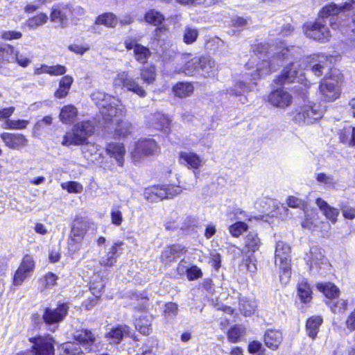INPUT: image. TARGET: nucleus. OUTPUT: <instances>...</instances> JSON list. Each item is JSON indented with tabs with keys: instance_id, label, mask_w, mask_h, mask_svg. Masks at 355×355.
Returning a JSON list of instances; mask_svg holds the SVG:
<instances>
[{
	"instance_id": "25",
	"label": "nucleus",
	"mask_w": 355,
	"mask_h": 355,
	"mask_svg": "<svg viewBox=\"0 0 355 355\" xmlns=\"http://www.w3.org/2000/svg\"><path fill=\"white\" fill-rule=\"evenodd\" d=\"M315 204L327 219L333 224L336 223L337 217L339 215L338 209L330 206L325 200L320 198L316 199Z\"/></svg>"
},
{
	"instance_id": "61",
	"label": "nucleus",
	"mask_w": 355,
	"mask_h": 355,
	"mask_svg": "<svg viewBox=\"0 0 355 355\" xmlns=\"http://www.w3.org/2000/svg\"><path fill=\"white\" fill-rule=\"evenodd\" d=\"M104 286L103 281L101 279L98 282H92L89 288L94 297H99Z\"/></svg>"
},
{
	"instance_id": "52",
	"label": "nucleus",
	"mask_w": 355,
	"mask_h": 355,
	"mask_svg": "<svg viewBox=\"0 0 355 355\" xmlns=\"http://www.w3.org/2000/svg\"><path fill=\"white\" fill-rule=\"evenodd\" d=\"M339 138L342 143L352 146V126L348 125L340 130Z\"/></svg>"
},
{
	"instance_id": "22",
	"label": "nucleus",
	"mask_w": 355,
	"mask_h": 355,
	"mask_svg": "<svg viewBox=\"0 0 355 355\" xmlns=\"http://www.w3.org/2000/svg\"><path fill=\"white\" fill-rule=\"evenodd\" d=\"M179 158L181 164L194 171L200 168L203 164L202 159L193 152H180Z\"/></svg>"
},
{
	"instance_id": "27",
	"label": "nucleus",
	"mask_w": 355,
	"mask_h": 355,
	"mask_svg": "<svg viewBox=\"0 0 355 355\" xmlns=\"http://www.w3.org/2000/svg\"><path fill=\"white\" fill-rule=\"evenodd\" d=\"M78 116V110L73 105H64L60 110L59 118L60 121L64 124L74 123Z\"/></svg>"
},
{
	"instance_id": "6",
	"label": "nucleus",
	"mask_w": 355,
	"mask_h": 355,
	"mask_svg": "<svg viewBox=\"0 0 355 355\" xmlns=\"http://www.w3.org/2000/svg\"><path fill=\"white\" fill-rule=\"evenodd\" d=\"M324 252L321 248L315 245L311 247L309 252L305 254L304 259L311 273L314 275H324L330 270L331 265Z\"/></svg>"
},
{
	"instance_id": "56",
	"label": "nucleus",
	"mask_w": 355,
	"mask_h": 355,
	"mask_svg": "<svg viewBox=\"0 0 355 355\" xmlns=\"http://www.w3.org/2000/svg\"><path fill=\"white\" fill-rule=\"evenodd\" d=\"M28 123L26 120H8L5 123V128L21 130L26 128Z\"/></svg>"
},
{
	"instance_id": "48",
	"label": "nucleus",
	"mask_w": 355,
	"mask_h": 355,
	"mask_svg": "<svg viewBox=\"0 0 355 355\" xmlns=\"http://www.w3.org/2000/svg\"><path fill=\"white\" fill-rule=\"evenodd\" d=\"M327 304H328L329 306L330 307L331 310L334 313H342L343 311H344L346 309L347 306V301L345 300H343V299H338L336 300H335V299L330 300L327 302Z\"/></svg>"
},
{
	"instance_id": "38",
	"label": "nucleus",
	"mask_w": 355,
	"mask_h": 355,
	"mask_svg": "<svg viewBox=\"0 0 355 355\" xmlns=\"http://www.w3.org/2000/svg\"><path fill=\"white\" fill-rule=\"evenodd\" d=\"M133 55L137 62L141 64H145L150 57L151 52L148 47L144 46L140 44V45L138 46L136 49H135Z\"/></svg>"
},
{
	"instance_id": "8",
	"label": "nucleus",
	"mask_w": 355,
	"mask_h": 355,
	"mask_svg": "<svg viewBox=\"0 0 355 355\" xmlns=\"http://www.w3.org/2000/svg\"><path fill=\"white\" fill-rule=\"evenodd\" d=\"M182 191L179 186L173 184L157 185L145 189L144 196L149 202H154L164 199L173 198Z\"/></svg>"
},
{
	"instance_id": "50",
	"label": "nucleus",
	"mask_w": 355,
	"mask_h": 355,
	"mask_svg": "<svg viewBox=\"0 0 355 355\" xmlns=\"http://www.w3.org/2000/svg\"><path fill=\"white\" fill-rule=\"evenodd\" d=\"M18 268L32 275L35 269V261L33 257L28 254L25 255Z\"/></svg>"
},
{
	"instance_id": "21",
	"label": "nucleus",
	"mask_w": 355,
	"mask_h": 355,
	"mask_svg": "<svg viewBox=\"0 0 355 355\" xmlns=\"http://www.w3.org/2000/svg\"><path fill=\"white\" fill-rule=\"evenodd\" d=\"M187 252L184 246L180 244H175L166 247L161 254V260L162 262L169 263L175 261L178 258Z\"/></svg>"
},
{
	"instance_id": "44",
	"label": "nucleus",
	"mask_w": 355,
	"mask_h": 355,
	"mask_svg": "<svg viewBox=\"0 0 355 355\" xmlns=\"http://www.w3.org/2000/svg\"><path fill=\"white\" fill-rule=\"evenodd\" d=\"M311 293L310 286L306 282H302L298 284L297 295L303 303L310 302Z\"/></svg>"
},
{
	"instance_id": "59",
	"label": "nucleus",
	"mask_w": 355,
	"mask_h": 355,
	"mask_svg": "<svg viewBox=\"0 0 355 355\" xmlns=\"http://www.w3.org/2000/svg\"><path fill=\"white\" fill-rule=\"evenodd\" d=\"M22 37V33L15 31H2L0 32V37L3 40H19Z\"/></svg>"
},
{
	"instance_id": "28",
	"label": "nucleus",
	"mask_w": 355,
	"mask_h": 355,
	"mask_svg": "<svg viewBox=\"0 0 355 355\" xmlns=\"http://www.w3.org/2000/svg\"><path fill=\"white\" fill-rule=\"evenodd\" d=\"M282 341V334L279 331L269 329L264 334L265 345L272 349H276Z\"/></svg>"
},
{
	"instance_id": "33",
	"label": "nucleus",
	"mask_w": 355,
	"mask_h": 355,
	"mask_svg": "<svg viewBox=\"0 0 355 355\" xmlns=\"http://www.w3.org/2000/svg\"><path fill=\"white\" fill-rule=\"evenodd\" d=\"M152 124L154 128L167 132L169 130L170 120L165 114L156 113L153 117Z\"/></svg>"
},
{
	"instance_id": "20",
	"label": "nucleus",
	"mask_w": 355,
	"mask_h": 355,
	"mask_svg": "<svg viewBox=\"0 0 355 355\" xmlns=\"http://www.w3.org/2000/svg\"><path fill=\"white\" fill-rule=\"evenodd\" d=\"M71 12L68 6L54 5L51 8L50 19L52 22L57 23L61 27L67 26L68 24L67 12Z\"/></svg>"
},
{
	"instance_id": "29",
	"label": "nucleus",
	"mask_w": 355,
	"mask_h": 355,
	"mask_svg": "<svg viewBox=\"0 0 355 355\" xmlns=\"http://www.w3.org/2000/svg\"><path fill=\"white\" fill-rule=\"evenodd\" d=\"M122 245V242H117L114 243L107 254L101 257L100 263L105 266H113L116 263V259L118 257L119 248Z\"/></svg>"
},
{
	"instance_id": "15",
	"label": "nucleus",
	"mask_w": 355,
	"mask_h": 355,
	"mask_svg": "<svg viewBox=\"0 0 355 355\" xmlns=\"http://www.w3.org/2000/svg\"><path fill=\"white\" fill-rule=\"evenodd\" d=\"M159 152L157 142L151 138L139 140L135 144V150L131 153L134 159H137L141 155H155Z\"/></svg>"
},
{
	"instance_id": "53",
	"label": "nucleus",
	"mask_w": 355,
	"mask_h": 355,
	"mask_svg": "<svg viewBox=\"0 0 355 355\" xmlns=\"http://www.w3.org/2000/svg\"><path fill=\"white\" fill-rule=\"evenodd\" d=\"M63 189L67 190L69 193H80L83 190V185L75 181L63 182L61 184Z\"/></svg>"
},
{
	"instance_id": "35",
	"label": "nucleus",
	"mask_w": 355,
	"mask_h": 355,
	"mask_svg": "<svg viewBox=\"0 0 355 355\" xmlns=\"http://www.w3.org/2000/svg\"><path fill=\"white\" fill-rule=\"evenodd\" d=\"M199 58H194L187 62L184 67L175 70L178 73H184L187 76H194L199 74Z\"/></svg>"
},
{
	"instance_id": "47",
	"label": "nucleus",
	"mask_w": 355,
	"mask_h": 355,
	"mask_svg": "<svg viewBox=\"0 0 355 355\" xmlns=\"http://www.w3.org/2000/svg\"><path fill=\"white\" fill-rule=\"evenodd\" d=\"M256 307V302L253 300L243 299L239 303L240 311L245 316L250 315L254 311Z\"/></svg>"
},
{
	"instance_id": "49",
	"label": "nucleus",
	"mask_w": 355,
	"mask_h": 355,
	"mask_svg": "<svg viewBox=\"0 0 355 355\" xmlns=\"http://www.w3.org/2000/svg\"><path fill=\"white\" fill-rule=\"evenodd\" d=\"M91 98L100 109L102 107L101 103H107L113 97L101 91H95L91 94Z\"/></svg>"
},
{
	"instance_id": "4",
	"label": "nucleus",
	"mask_w": 355,
	"mask_h": 355,
	"mask_svg": "<svg viewBox=\"0 0 355 355\" xmlns=\"http://www.w3.org/2000/svg\"><path fill=\"white\" fill-rule=\"evenodd\" d=\"M295 89L304 102L295 116V120L300 123L310 124L320 119L322 116V110L319 105L309 101L306 87L300 84L295 86Z\"/></svg>"
},
{
	"instance_id": "19",
	"label": "nucleus",
	"mask_w": 355,
	"mask_h": 355,
	"mask_svg": "<svg viewBox=\"0 0 355 355\" xmlns=\"http://www.w3.org/2000/svg\"><path fill=\"white\" fill-rule=\"evenodd\" d=\"M1 138L6 146L15 150L25 147L28 143L25 136L19 133L3 132L1 135Z\"/></svg>"
},
{
	"instance_id": "57",
	"label": "nucleus",
	"mask_w": 355,
	"mask_h": 355,
	"mask_svg": "<svg viewBox=\"0 0 355 355\" xmlns=\"http://www.w3.org/2000/svg\"><path fill=\"white\" fill-rule=\"evenodd\" d=\"M111 222L116 226L121 225L123 218L122 212L119 210V207H113L110 211Z\"/></svg>"
},
{
	"instance_id": "43",
	"label": "nucleus",
	"mask_w": 355,
	"mask_h": 355,
	"mask_svg": "<svg viewBox=\"0 0 355 355\" xmlns=\"http://www.w3.org/2000/svg\"><path fill=\"white\" fill-rule=\"evenodd\" d=\"M244 335L245 328L239 324H236L231 327L227 332V338L231 343L239 342Z\"/></svg>"
},
{
	"instance_id": "37",
	"label": "nucleus",
	"mask_w": 355,
	"mask_h": 355,
	"mask_svg": "<svg viewBox=\"0 0 355 355\" xmlns=\"http://www.w3.org/2000/svg\"><path fill=\"white\" fill-rule=\"evenodd\" d=\"M255 83H245L243 81L237 82L233 88L227 89V93L232 96H240L244 93L252 90Z\"/></svg>"
},
{
	"instance_id": "63",
	"label": "nucleus",
	"mask_w": 355,
	"mask_h": 355,
	"mask_svg": "<svg viewBox=\"0 0 355 355\" xmlns=\"http://www.w3.org/2000/svg\"><path fill=\"white\" fill-rule=\"evenodd\" d=\"M178 306L174 302H168L165 305L164 313L169 318H174L178 315Z\"/></svg>"
},
{
	"instance_id": "54",
	"label": "nucleus",
	"mask_w": 355,
	"mask_h": 355,
	"mask_svg": "<svg viewBox=\"0 0 355 355\" xmlns=\"http://www.w3.org/2000/svg\"><path fill=\"white\" fill-rule=\"evenodd\" d=\"M31 276V274L21 270L20 268H18L17 270L15 271L12 278L13 285L16 286L21 285L23 282L26 280V279L28 278Z\"/></svg>"
},
{
	"instance_id": "3",
	"label": "nucleus",
	"mask_w": 355,
	"mask_h": 355,
	"mask_svg": "<svg viewBox=\"0 0 355 355\" xmlns=\"http://www.w3.org/2000/svg\"><path fill=\"white\" fill-rule=\"evenodd\" d=\"M73 338L76 343L69 342L61 345V355H85L86 353L98 349L96 336L89 329H80L74 331Z\"/></svg>"
},
{
	"instance_id": "58",
	"label": "nucleus",
	"mask_w": 355,
	"mask_h": 355,
	"mask_svg": "<svg viewBox=\"0 0 355 355\" xmlns=\"http://www.w3.org/2000/svg\"><path fill=\"white\" fill-rule=\"evenodd\" d=\"M198 36V32L197 29L192 28H186L184 33V42L186 44L193 43Z\"/></svg>"
},
{
	"instance_id": "9",
	"label": "nucleus",
	"mask_w": 355,
	"mask_h": 355,
	"mask_svg": "<svg viewBox=\"0 0 355 355\" xmlns=\"http://www.w3.org/2000/svg\"><path fill=\"white\" fill-rule=\"evenodd\" d=\"M304 74L300 61H295L285 66L274 82L280 85L295 82L301 83L305 79Z\"/></svg>"
},
{
	"instance_id": "32",
	"label": "nucleus",
	"mask_w": 355,
	"mask_h": 355,
	"mask_svg": "<svg viewBox=\"0 0 355 355\" xmlns=\"http://www.w3.org/2000/svg\"><path fill=\"white\" fill-rule=\"evenodd\" d=\"M174 95L179 98L189 96L193 92V87L189 83H178L172 89Z\"/></svg>"
},
{
	"instance_id": "2",
	"label": "nucleus",
	"mask_w": 355,
	"mask_h": 355,
	"mask_svg": "<svg viewBox=\"0 0 355 355\" xmlns=\"http://www.w3.org/2000/svg\"><path fill=\"white\" fill-rule=\"evenodd\" d=\"M340 12V8L335 3L324 6L320 12V17L314 21H308L303 26V31L307 37L320 42H327L330 37V31L327 26V19L333 29L338 28L340 24L336 20L337 15Z\"/></svg>"
},
{
	"instance_id": "39",
	"label": "nucleus",
	"mask_w": 355,
	"mask_h": 355,
	"mask_svg": "<svg viewBox=\"0 0 355 355\" xmlns=\"http://www.w3.org/2000/svg\"><path fill=\"white\" fill-rule=\"evenodd\" d=\"M140 76L144 83L150 85L156 79V70L154 66L142 67L140 69Z\"/></svg>"
},
{
	"instance_id": "26",
	"label": "nucleus",
	"mask_w": 355,
	"mask_h": 355,
	"mask_svg": "<svg viewBox=\"0 0 355 355\" xmlns=\"http://www.w3.org/2000/svg\"><path fill=\"white\" fill-rule=\"evenodd\" d=\"M199 75L203 77H209L214 74L216 69V63L209 56L199 57Z\"/></svg>"
},
{
	"instance_id": "42",
	"label": "nucleus",
	"mask_w": 355,
	"mask_h": 355,
	"mask_svg": "<svg viewBox=\"0 0 355 355\" xmlns=\"http://www.w3.org/2000/svg\"><path fill=\"white\" fill-rule=\"evenodd\" d=\"M119 119H115L114 123L116 127L114 129L115 134L118 137H125L131 132L132 124L128 121H120Z\"/></svg>"
},
{
	"instance_id": "13",
	"label": "nucleus",
	"mask_w": 355,
	"mask_h": 355,
	"mask_svg": "<svg viewBox=\"0 0 355 355\" xmlns=\"http://www.w3.org/2000/svg\"><path fill=\"white\" fill-rule=\"evenodd\" d=\"M67 303H60L56 308L47 307L44 310L42 319L46 324H58L63 321L69 311Z\"/></svg>"
},
{
	"instance_id": "46",
	"label": "nucleus",
	"mask_w": 355,
	"mask_h": 355,
	"mask_svg": "<svg viewBox=\"0 0 355 355\" xmlns=\"http://www.w3.org/2000/svg\"><path fill=\"white\" fill-rule=\"evenodd\" d=\"M145 19L148 24L157 26L162 23L164 17L159 12L155 10H150L145 15Z\"/></svg>"
},
{
	"instance_id": "36",
	"label": "nucleus",
	"mask_w": 355,
	"mask_h": 355,
	"mask_svg": "<svg viewBox=\"0 0 355 355\" xmlns=\"http://www.w3.org/2000/svg\"><path fill=\"white\" fill-rule=\"evenodd\" d=\"M317 288L330 300H334L338 297L340 293L339 289L334 284L330 282L325 284L319 283L317 284Z\"/></svg>"
},
{
	"instance_id": "10",
	"label": "nucleus",
	"mask_w": 355,
	"mask_h": 355,
	"mask_svg": "<svg viewBox=\"0 0 355 355\" xmlns=\"http://www.w3.org/2000/svg\"><path fill=\"white\" fill-rule=\"evenodd\" d=\"M291 247L283 241H278L275 248V265L283 271V275L288 279L291 273Z\"/></svg>"
},
{
	"instance_id": "23",
	"label": "nucleus",
	"mask_w": 355,
	"mask_h": 355,
	"mask_svg": "<svg viewBox=\"0 0 355 355\" xmlns=\"http://www.w3.org/2000/svg\"><path fill=\"white\" fill-rule=\"evenodd\" d=\"M13 46L8 44L0 45V73H3V64L15 62V53Z\"/></svg>"
},
{
	"instance_id": "12",
	"label": "nucleus",
	"mask_w": 355,
	"mask_h": 355,
	"mask_svg": "<svg viewBox=\"0 0 355 355\" xmlns=\"http://www.w3.org/2000/svg\"><path fill=\"white\" fill-rule=\"evenodd\" d=\"M114 85L115 87H125L128 91L132 92L140 97L146 96V90L142 86L139 85L137 79L129 77L126 71L118 73L114 79Z\"/></svg>"
},
{
	"instance_id": "5",
	"label": "nucleus",
	"mask_w": 355,
	"mask_h": 355,
	"mask_svg": "<svg viewBox=\"0 0 355 355\" xmlns=\"http://www.w3.org/2000/svg\"><path fill=\"white\" fill-rule=\"evenodd\" d=\"M94 129V127L90 121L78 123L73 126L71 132H68L64 135L62 145L70 146L86 144L88 137L93 134Z\"/></svg>"
},
{
	"instance_id": "14",
	"label": "nucleus",
	"mask_w": 355,
	"mask_h": 355,
	"mask_svg": "<svg viewBox=\"0 0 355 355\" xmlns=\"http://www.w3.org/2000/svg\"><path fill=\"white\" fill-rule=\"evenodd\" d=\"M29 341L33 344V355H54L53 340L50 337H31Z\"/></svg>"
},
{
	"instance_id": "16",
	"label": "nucleus",
	"mask_w": 355,
	"mask_h": 355,
	"mask_svg": "<svg viewBox=\"0 0 355 355\" xmlns=\"http://www.w3.org/2000/svg\"><path fill=\"white\" fill-rule=\"evenodd\" d=\"M101 104L100 111L105 121L114 123L117 117L123 115V107H119L120 101L118 99L113 97L107 103Z\"/></svg>"
},
{
	"instance_id": "41",
	"label": "nucleus",
	"mask_w": 355,
	"mask_h": 355,
	"mask_svg": "<svg viewBox=\"0 0 355 355\" xmlns=\"http://www.w3.org/2000/svg\"><path fill=\"white\" fill-rule=\"evenodd\" d=\"M245 243L249 251L255 252L259 248L261 241L256 232H250L245 237Z\"/></svg>"
},
{
	"instance_id": "1",
	"label": "nucleus",
	"mask_w": 355,
	"mask_h": 355,
	"mask_svg": "<svg viewBox=\"0 0 355 355\" xmlns=\"http://www.w3.org/2000/svg\"><path fill=\"white\" fill-rule=\"evenodd\" d=\"M293 47H292V50ZM253 53L256 58H252L250 63L254 62L257 58L260 61L256 65V71L251 73L252 80H256L275 71L282 64L284 60H288L291 56V49L284 47L282 49L274 53L272 58H269L268 44L260 43L252 47Z\"/></svg>"
},
{
	"instance_id": "17",
	"label": "nucleus",
	"mask_w": 355,
	"mask_h": 355,
	"mask_svg": "<svg viewBox=\"0 0 355 355\" xmlns=\"http://www.w3.org/2000/svg\"><path fill=\"white\" fill-rule=\"evenodd\" d=\"M268 101L275 107L285 108L291 105L293 97L287 91L278 89L272 91L268 95Z\"/></svg>"
},
{
	"instance_id": "11",
	"label": "nucleus",
	"mask_w": 355,
	"mask_h": 355,
	"mask_svg": "<svg viewBox=\"0 0 355 355\" xmlns=\"http://www.w3.org/2000/svg\"><path fill=\"white\" fill-rule=\"evenodd\" d=\"M86 234V224L80 220H75L71 225L67 241L69 252L73 254L80 250L82 242Z\"/></svg>"
},
{
	"instance_id": "60",
	"label": "nucleus",
	"mask_w": 355,
	"mask_h": 355,
	"mask_svg": "<svg viewBox=\"0 0 355 355\" xmlns=\"http://www.w3.org/2000/svg\"><path fill=\"white\" fill-rule=\"evenodd\" d=\"M316 180L319 182L323 183L327 186H334L336 183V181L333 175H327L324 173H318L316 175Z\"/></svg>"
},
{
	"instance_id": "64",
	"label": "nucleus",
	"mask_w": 355,
	"mask_h": 355,
	"mask_svg": "<svg viewBox=\"0 0 355 355\" xmlns=\"http://www.w3.org/2000/svg\"><path fill=\"white\" fill-rule=\"evenodd\" d=\"M15 62H17L20 67H26L31 64V60L25 55L20 54L19 51H16Z\"/></svg>"
},
{
	"instance_id": "30",
	"label": "nucleus",
	"mask_w": 355,
	"mask_h": 355,
	"mask_svg": "<svg viewBox=\"0 0 355 355\" xmlns=\"http://www.w3.org/2000/svg\"><path fill=\"white\" fill-rule=\"evenodd\" d=\"M322 323V318L321 316H312L309 318L306 324V331L307 335L315 338L318 334L319 327Z\"/></svg>"
},
{
	"instance_id": "55",
	"label": "nucleus",
	"mask_w": 355,
	"mask_h": 355,
	"mask_svg": "<svg viewBox=\"0 0 355 355\" xmlns=\"http://www.w3.org/2000/svg\"><path fill=\"white\" fill-rule=\"evenodd\" d=\"M248 229V225L244 222H237L234 224L232 225L230 227V234L234 236H239L243 232L246 231Z\"/></svg>"
},
{
	"instance_id": "45",
	"label": "nucleus",
	"mask_w": 355,
	"mask_h": 355,
	"mask_svg": "<svg viewBox=\"0 0 355 355\" xmlns=\"http://www.w3.org/2000/svg\"><path fill=\"white\" fill-rule=\"evenodd\" d=\"M48 16L44 13H40L27 20L26 25L30 29H35L37 27L46 24L48 21Z\"/></svg>"
},
{
	"instance_id": "18",
	"label": "nucleus",
	"mask_w": 355,
	"mask_h": 355,
	"mask_svg": "<svg viewBox=\"0 0 355 355\" xmlns=\"http://www.w3.org/2000/svg\"><path fill=\"white\" fill-rule=\"evenodd\" d=\"M105 337L110 344H119L125 337H132L131 329L128 325L119 324L112 327Z\"/></svg>"
},
{
	"instance_id": "62",
	"label": "nucleus",
	"mask_w": 355,
	"mask_h": 355,
	"mask_svg": "<svg viewBox=\"0 0 355 355\" xmlns=\"http://www.w3.org/2000/svg\"><path fill=\"white\" fill-rule=\"evenodd\" d=\"M202 275L201 270L196 266H191L187 269V278L192 281L200 278Z\"/></svg>"
},
{
	"instance_id": "40",
	"label": "nucleus",
	"mask_w": 355,
	"mask_h": 355,
	"mask_svg": "<svg viewBox=\"0 0 355 355\" xmlns=\"http://www.w3.org/2000/svg\"><path fill=\"white\" fill-rule=\"evenodd\" d=\"M135 328L143 335H149L151 331V322L147 317H140L135 320Z\"/></svg>"
},
{
	"instance_id": "31",
	"label": "nucleus",
	"mask_w": 355,
	"mask_h": 355,
	"mask_svg": "<svg viewBox=\"0 0 355 355\" xmlns=\"http://www.w3.org/2000/svg\"><path fill=\"white\" fill-rule=\"evenodd\" d=\"M73 79L70 76H63L60 83L59 87L55 92V96L58 98H63L67 96Z\"/></svg>"
},
{
	"instance_id": "34",
	"label": "nucleus",
	"mask_w": 355,
	"mask_h": 355,
	"mask_svg": "<svg viewBox=\"0 0 355 355\" xmlns=\"http://www.w3.org/2000/svg\"><path fill=\"white\" fill-rule=\"evenodd\" d=\"M95 24L103 25L107 28H115L118 24V19L112 12H105L96 17Z\"/></svg>"
},
{
	"instance_id": "51",
	"label": "nucleus",
	"mask_w": 355,
	"mask_h": 355,
	"mask_svg": "<svg viewBox=\"0 0 355 355\" xmlns=\"http://www.w3.org/2000/svg\"><path fill=\"white\" fill-rule=\"evenodd\" d=\"M286 204L289 207L297 208L304 211L307 208V203L304 200L292 196L287 198Z\"/></svg>"
},
{
	"instance_id": "24",
	"label": "nucleus",
	"mask_w": 355,
	"mask_h": 355,
	"mask_svg": "<svg viewBox=\"0 0 355 355\" xmlns=\"http://www.w3.org/2000/svg\"><path fill=\"white\" fill-rule=\"evenodd\" d=\"M106 152L111 157L116 159L119 166H123L125 150L122 143L111 142L108 144L106 147Z\"/></svg>"
},
{
	"instance_id": "7",
	"label": "nucleus",
	"mask_w": 355,
	"mask_h": 355,
	"mask_svg": "<svg viewBox=\"0 0 355 355\" xmlns=\"http://www.w3.org/2000/svg\"><path fill=\"white\" fill-rule=\"evenodd\" d=\"M343 76L336 69L332 71L330 77L321 82L320 92L322 100L331 102L337 99L340 94Z\"/></svg>"
}]
</instances>
